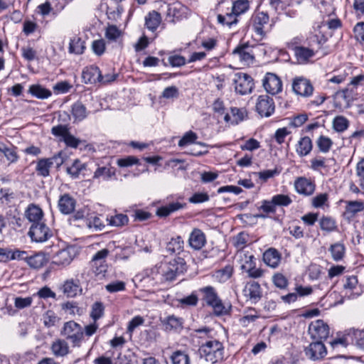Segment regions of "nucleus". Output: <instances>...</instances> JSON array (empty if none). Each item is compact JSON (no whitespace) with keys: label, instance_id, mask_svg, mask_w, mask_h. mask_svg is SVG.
<instances>
[{"label":"nucleus","instance_id":"obj_1","mask_svg":"<svg viewBox=\"0 0 364 364\" xmlns=\"http://www.w3.org/2000/svg\"><path fill=\"white\" fill-rule=\"evenodd\" d=\"M198 353L201 358L213 364L223 360V346L217 340H210L200 346Z\"/></svg>","mask_w":364,"mask_h":364},{"label":"nucleus","instance_id":"obj_2","mask_svg":"<svg viewBox=\"0 0 364 364\" xmlns=\"http://www.w3.org/2000/svg\"><path fill=\"white\" fill-rule=\"evenodd\" d=\"M198 291L203 295L202 299L208 306L213 308L215 315L222 316L228 314V309L224 306L213 287L207 286L199 289Z\"/></svg>","mask_w":364,"mask_h":364},{"label":"nucleus","instance_id":"obj_3","mask_svg":"<svg viewBox=\"0 0 364 364\" xmlns=\"http://www.w3.org/2000/svg\"><path fill=\"white\" fill-rule=\"evenodd\" d=\"M161 274L164 282L175 279L178 276L186 271V265L184 259L177 257L168 263L161 264Z\"/></svg>","mask_w":364,"mask_h":364},{"label":"nucleus","instance_id":"obj_4","mask_svg":"<svg viewBox=\"0 0 364 364\" xmlns=\"http://www.w3.org/2000/svg\"><path fill=\"white\" fill-rule=\"evenodd\" d=\"M60 334L69 340L73 346H80L83 339L84 333L82 327L74 321H69L64 323Z\"/></svg>","mask_w":364,"mask_h":364},{"label":"nucleus","instance_id":"obj_5","mask_svg":"<svg viewBox=\"0 0 364 364\" xmlns=\"http://www.w3.org/2000/svg\"><path fill=\"white\" fill-rule=\"evenodd\" d=\"M233 82L235 92L242 95L250 93L254 87L252 77L246 73H235Z\"/></svg>","mask_w":364,"mask_h":364},{"label":"nucleus","instance_id":"obj_6","mask_svg":"<svg viewBox=\"0 0 364 364\" xmlns=\"http://www.w3.org/2000/svg\"><path fill=\"white\" fill-rule=\"evenodd\" d=\"M253 47L249 43L239 44L233 50L232 55L235 58L237 59L242 65H250L253 63L255 60Z\"/></svg>","mask_w":364,"mask_h":364},{"label":"nucleus","instance_id":"obj_7","mask_svg":"<svg viewBox=\"0 0 364 364\" xmlns=\"http://www.w3.org/2000/svg\"><path fill=\"white\" fill-rule=\"evenodd\" d=\"M252 26L255 33L259 36L261 38H264L269 31L267 28L269 22V16L267 13L258 12L252 16Z\"/></svg>","mask_w":364,"mask_h":364},{"label":"nucleus","instance_id":"obj_8","mask_svg":"<svg viewBox=\"0 0 364 364\" xmlns=\"http://www.w3.org/2000/svg\"><path fill=\"white\" fill-rule=\"evenodd\" d=\"M28 234L31 240L37 242H45L52 236L50 228L43 221L36 224H32Z\"/></svg>","mask_w":364,"mask_h":364},{"label":"nucleus","instance_id":"obj_9","mask_svg":"<svg viewBox=\"0 0 364 364\" xmlns=\"http://www.w3.org/2000/svg\"><path fill=\"white\" fill-rule=\"evenodd\" d=\"M309 333L314 340H325L329 336V327L323 321L318 319L311 323L309 326Z\"/></svg>","mask_w":364,"mask_h":364},{"label":"nucleus","instance_id":"obj_10","mask_svg":"<svg viewBox=\"0 0 364 364\" xmlns=\"http://www.w3.org/2000/svg\"><path fill=\"white\" fill-rule=\"evenodd\" d=\"M275 109L274 102L267 95H259L256 103V110L262 117H269Z\"/></svg>","mask_w":364,"mask_h":364},{"label":"nucleus","instance_id":"obj_11","mask_svg":"<svg viewBox=\"0 0 364 364\" xmlns=\"http://www.w3.org/2000/svg\"><path fill=\"white\" fill-rule=\"evenodd\" d=\"M262 85L266 92L272 95L282 91V82L274 73H267L262 80Z\"/></svg>","mask_w":364,"mask_h":364},{"label":"nucleus","instance_id":"obj_12","mask_svg":"<svg viewBox=\"0 0 364 364\" xmlns=\"http://www.w3.org/2000/svg\"><path fill=\"white\" fill-rule=\"evenodd\" d=\"M141 281L153 287L164 283V279H163L161 274V264L156 265L151 269H145L142 273Z\"/></svg>","mask_w":364,"mask_h":364},{"label":"nucleus","instance_id":"obj_13","mask_svg":"<svg viewBox=\"0 0 364 364\" xmlns=\"http://www.w3.org/2000/svg\"><path fill=\"white\" fill-rule=\"evenodd\" d=\"M292 89L296 95L302 97H309L314 91V87L310 80L304 77H297L294 79Z\"/></svg>","mask_w":364,"mask_h":364},{"label":"nucleus","instance_id":"obj_14","mask_svg":"<svg viewBox=\"0 0 364 364\" xmlns=\"http://www.w3.org/2000/svg\"><path fill=\"white\" fill-rule=\"evenodd\" d=\"M305 353L310 359L316 360L323 358L327 354V350L321 341H316L305 348Z\"/></svg>","mask_w":364,"mask_h":364},{"label":"nucleus","instance_id":"obj_15","mask_svg":"<svg viewBox=\"0 0 364 364\" xmlns=\"http://www.w3.org/2000/svg\"><path fill=\"white\" fill-rule=\"evenodd\" d=\"M101 77V71L96 65L87 66L82 70V80L85 84H96Z\"/></svg>","mask_w":364,"mask_h":364},{"label":"nucleus","instance_id":"obj_16","mask_svg":"<svg viewBox=\"0 0 364 364\" xmlns=\"http://www.w3.org/2000/svg\"><path fill=\"white\" fill-rule=\"evenodd\" d=\"M247 111L245 108L231 107L230 112H227L223 119L231 125H237L247 117Z\"/></svg>","mask_w":364,"mask_h":364},{"label":"nucleus","instance_id":"obj_17","mask_svg":"<svg viewBox=\"0 0 364 364\" xmlns=\"http://www.w3.org/2000/svg\"><path fill=\"white\" fill-rule=\"evenodd\" d=\"M243 293L245 296L250 300L253 304H256L262 298V289L260 285L254 281L246 284L243 289Z\"/></svg>","mask_w":364,"mask_h":364},{"label":"nucleus","instance_id":"obj_18","mask_svg":"<svg viewBox=\"0 0 364 364\" xmlns=\"http://www.w3.org/2000/svg\"><path fill=\"white\" fill-rule=\"evenodd\" d=\"M206 243V237L203 231L194 228L191 232L188 238L189 245L196 250L202 249Z\"/></svg>","mask_w":364,"mask_h":364},{"label":"nucleus","instance_id":"obj_19","mask_svg":"<svg viewBox=\"0 0 364 364\" xmlns=\"http://www.w3.org/2000/svg\"><path fill=\"white\" fill-rule=\"evenodd\" d=\"M73 257L68 249H63L56 252L52 257V264L60 268H63L69 265L73 261Z\"/></svg>","mask_w":364,"mask_h":364},{"label":"nucleus","instance_id":"obj_20","mask_svg":"<svg viewBox=\"0 0 364 364\" xmlns=\"http://www.w3.org/2000/svg\"><path fill=\"white\" fill-rule=\"evenodd\" d=\"M343 217L347 220H351L355 215L364 210V203L360 200H346Z\"/></svg>","mask_w":364,"mask_h":364},{"label":"nucleus","instance_id":"obj_21","mask_svg":"<svg viewBox=\"0 0 364 364\" xmlns=\"http://www.w3.org/2000/svg\"><path fill=\"white\" fill-rule=\"evenodd\" d=\"M292 50L297 61L300 64L306 63L315 55V50L313 48L296 46L292 48Z\"/></svg>","mask_w":364,"mask_h":364},{"label":"nucleus","instance_id":"obj_22","mask_svg":"<svg viewBox=\"0 0 364 364\" xmlns=\"http://www.w3.org/2000/svg\"><path fill=\"white\" fill-rule=\"evenodd\" d=\"M186 205V203L179 200L171 202L159 207L156 210V215L159 217H167L173 213L184 209Z\"/></svg>","mask_w":364,"mask_h":364},{"label":"nucleus","instance_id":"obj_23","mask_svg":"<svg viewBox=\"0 0 364 364\" xmlns=\"http://www.w3.org/2000/svg\"><path fill=\"white\" fill-rule=\"evenodd\" d=\"M245 263L242 264L241 268L248 273V276L252 278H259L263 275V270L255 267L253 255H245Z\"/></svg>","mask_w":364,"mask_h":364},{"label":"nucleus","instance_id":"obj_24","mask_svg":"<svg viewBox=\"0 0 364 364\" xmlns=\"http://www.w3.org/2000/svg\"><path fill=\"white\" fill-rule=\"evenodd\" d=\"M310 168L319 172L321 175H328L331 171L330 160L326 159L321 156H318L312 159L311 161Z\"/></svg>","mask_w":364,"mask_h":364},{"label":"nucleus","instance_id":"obj_25","mask_svg":"<svg viewBox=\"0 0 364 364\" xmlns=\"http://www.w3.org/2000/svg\"><path fill=\"white\" fill-rule=\"evenodd\" d=\"M116 169L110 165L98 167L94 173L93 178L99 181H111L115 176Z\"/></svg>","mask_w":364,"mask_h":364},{"label":"nucleus","instance_id":"obj_26","mask_svg":"<svg viewBox=\"0 0 364 364\" xmlns=\"http://www.w3.org/2000/svg\"><path fill=\"white\" fill-rule=\"evenodd\" d=\"M264 262L272 268L278 267L281 261V254L274 248H269L263 254Z\"/></svg>","mask_w":364,"mask_h":364},{"label":"nucleus","instance_id":"obj_27","mask_svg":"<svg viewBox=\"0 0 364 364\" xmlns=\"http://www.w3.org/2000/svg\"><path fill=\"white\" fill-rule=\"evenodd\" d=\"M25 215L32 224H36L43 221V210L38 206L33 204L28 205L26 210Z\"/></svg>","mask_w":364,"mask_h":364},{"label":"nucleus","instance_id":"obj_28","mask_svg":"<svg viewBox=\"0 0 364 364\" xmlns=\"http://www.w3.org/2000/svg\"><path fill=\"white\" fill-rule=\"evenodd\" d=\"M75 207V200L68 194L61 196L58 200V208L63 214L68 215L73 213Z\"/></svg>","mask_w":364,"mask_h":364},{"label":"nucleus","instance_id":"obj_29","mask_svg":"<svg viewBox=\"0 0 364 364\" xmlns=\"http://www.w3.org/2000/svg\"><path fill=\"white\" fill-rule=\"evenodd\" d=\"M71 113L75 122H82L87 117L90 111L87 110L81 102L77 101L71 107Z\"/></svg>","mask_w":364,"mask_h":364},{"label":"nucleus","instance_id":"obj_30","mask_svg":"<svg viewBox=\"0 0 364 364\" xmlns=\"http://www.w3.org/2000/svg\"><path fill=\"white\" fill-rule=\"evenodd\" d=\"M313 148L311 139L309 136L301 137L296 145V151L299 156H306Z\"/></svg>","mask_w":364,"mask_h":364},{"label":"nucleus","instance_id":"obj_31","mask_svg":"<svg viewBox=\"0 0 364 364\" xmlns=\"http://www.w3.org/2000/svg\"><path fill=\"white\" fill-rule=\"evenodd\" d=\"M50 349L56 357H63L69 353V346L67 341L63 339H57L53 341Z\"/></svg>","mask_w":364,"mask_h":364},{"label":"nucleus","instance_id":"obj_32","mask_svg":"<svg viewBox=\"0 0 364 364\" xmlns=\"http://www.w3.org/2000/svg\"><path fill=\"white\" fill-rule=\"evenodd\" d=\"M48 261L46 255L43 252L36 253L33 255L28 256L26 262L33 269H39L43 267Z\"/></svg>","mask_w":364,"mask_h":364},{"label":"nucleus","instance_id":"obj_33","mask_svg":"<svg viewBox=\"0 0 364 364\" xmlns=\"http://www.w3.org/2000/svg\"><path fill=\"white\" fill-rule=\"evenodd\" d=\"M85 42L80 37L75 36L70 38L68 51L70 53L81 55L85 52Z\"/></svg>","mask_w":364,"mask_h":364},{"label":"nucleus","instance_id":"obj_34","mask_svg":"<svg viewBox=\"0 0 364 364\" xmlns=\"http://www.w3.org/2000/svg\"><path fill=\"white\" fill-rule=\"evenodd\" d=\"M346 335L351 339L353 343H355L357 346L364 350V330L352 328L348 330Z\"/></svg>","mask_w":364,"mask_h":364},{"label":"nucleus","instance_id":"obj_35","mask_svg":"<svg viewBox=\"0 0 364 364\" xmlns=\"http://www.w3.org/2000/svg\"><path fill=\"white\" fill-rule=\"evenodd\" d=\"M28 92L38 99H48L52 95L50 90L43 87L40 85H32L29 87Z\"/></svg>","mask_w":364,"mask_h":364},{"label":"nucleus","instance_id":"obj_36","mask_svg":"<svg viewBox=\"0 0 364 364\" xmlns=\"http://www.w3.org/2000/svg\"><path fill=\"white\" fill-rule=\"evenodd\" d=\"M183 240L180 236L173 237L166 245V250L170 254H179L183 249Z\"/></svg>","mask_w":364,"mask_h":364},{"label":"nucleus","instance_id":"obj_37","mask_svg":"<svg viewBox=\"0 0 364 364\" xmlns=\"http://www.w3.org/2000/svg\"><path fill=\"white\" fill-rule=\"evenodd\" d=\"M161 15L157 11L150 12L145 18V25L150 31H154L161 23Z\"/></svg>","mask_w":364,"mask_h":364},{"label":"nucleus","instance_id":"obj_38","mask_svg":"<svg viewBox=\"0 0 364 364\" xmlns=\"http://www.w3.org/2000/svg\"><path fill=\"white\" fill-rule=\"evenodd\" d=\"M198 135L193 131H188L184 134L181 139L178 141V145L180 147H184L192 144H197L200 146H205L203 142H196Z\"/></svg>","mask_w":364,"mask_h":364},{"label":"nucleus","instance_id":"obj_39","mask_svg":"<svg viewBox=\"0 0 364 364\" xmlns=\"http://www.w3.org/2000/svg\"><path fill=\"white\" fill-rule=\"evenodd\" d=\"M329 251L334 261L338 262L343 259L346 252L345 245L341 242H336L331 245Z\"/></svg>","mask_w":364,"mask_h":364},{"label":"nucleus","instance_id":"obj_40","mask_svg":"<svg viewBox=\"0 0 364 364\" xmlns=\"http://www.w3.org/2000/svg\"><path fill=\"white\" fill-rule=\"evenodd\" d=\"M170 359L172 364H190L191 363L188 354L181 350L173 352Z\"/></svg>","mask_w":364,"mask_h":364},{"label":"nucleus","instance_id":"obj_41","mask_svg":"<svg viewBox=\"0 0 364 364\" xmlns=\"http://www.w3.org/2000/svg\"><path fill=\"white\" fill-rule=\"evenodd\" d=\"M186 8L179 2H174L167 5L166 14L169 17L179 19L182 16L183 10Z\"/></svg>","mask_w":364,"mask_h":364},{"label":"nucleus","instance_id":"obj_42","mask_svg":"<svg viewBox=\"0 0 364 364\" xmlns=\"http://www.w3.org/2000/svg\"><path fill=\"white\" fill-rule=\"evenodd\" d=\"M233 268L230 265H227L224 268L219 269L213 274V277L219 282L223 283L228 281L232 275Z\"/></svg>","mask_w":364,"mask_h":364},{"label":"nucleus","instance_id":"obj_43","mask_svg":"<svg viewBox=\"0 0 364 364\" xmlns=\"http://www.w3.org/2000/svg\"><path fill=\"white\" fill-rule=\"evenodd\" d=\"M164 325L166 331L177 330L182 328L183 320L174 315H171L164 320Z\"/></svg>","mask_w":364,"mask_h":364},{"label":"nucleus","instance_id":"obj_44","mask_svg":"<svg viewBox=\"0 0 364 364\" xmlns=\"http://www.w3.org/2000/svg\"><path fill=\"white\" fill-rule=\"evenodd\" d=\"M237 16H238L231 10L230 12H227L225 15L218 14L217 18L219 23L230 27L237 23Z\"/></svg>","mask_w":364,"mask_h":364},{"label":"nucleus","instance_id":"obj_45","mask_svg":"<svg viewBox=\"0 0 364 364\" xmlns=\"http://www.w3.org/2000/svg\"><path fill=\"white\" fill-rule=\"evenodd\" d=\"M79 289L78 282H75L73 279L67 280L65 282L63 290V293L69 297H73L77 295Z\"/></svg>","mask_w":364,"mask_h":364},{"label":"nucleus","instance_id":"obj_46","mask_svg":"<svg viewBox=\"0 0 364 364\" xmlns=\"http://www.w3.org/2000/svg\"><path fill=\"white\" fill-rule=\"evenodd\" d=\"M85 169V164L80 160L75 159L73 164L67 168V172L73 178H77L80 173Z\"/></svg>","mask_w":364,"mask_h":364},{"label":"nucleus","instance_id":"obj_47","mask_svg":"<svg viewBox=\"0 0 364 364\" xmlns=\"http://www.w3.org/2000/svg\"><path fill=\"white\" fill-rule=\"evenodd\" d=\"M307 40L309 47L313 48L315 50V47L319 48L323 45L326 42L327 38L323 34H311Z\"/></svg>","mask_w":364,"mask_h":364},{"label":"nucleus","instance_id":"obj_48","mask_svg":"<svg viewBox=\"0 0 364 364\" xmlns=\"http://www.w3.org/2000/svg\"><path fill=\"white\" fill-rule=\"evenodd\" d=\"M231 9L236 15L240 16L249 10L250 1L248 0H237L232 3Z\"/></svg>","mask_w":364,"mask_h":364},{"label":"nucleus","instance_id":"obj_49","mask_svg":"<svg viewBox=\"0 0 364 364\" xmlns=\"http://www.w3.org/2000/svg\"><path fill=\"white\" fill-rule=\"evenodd\" d=\"M319 225L323 231L328 232H333L337 228L336 221L333 218L327 216H323L320 219Z\"/></svg>","mask_w":364,"mask_h":364},{"label":"nucleus","instance_id":"obj_50","mask_svg":"<svg viewBox=\"0 0 364 364\" xmlns=\"http://www.w3.org/2000/svg\"><path fill=\"white\" fill-rule=\"evenodd\" d=\"M105 306L101 301L95 302L91 308L90 317L93 321H97L104 315Z\"/></svg>","mask_w":364,"mask_h":364},{"label":"nucleus","instance_id":"obj_51","mask_svg":"<svg viewBox=\"0 0 364 364\" xmlns=\"http://www.w3.org/2000/svg\"><path fill=\"white\" fill-rule=\"evenodd\" d=\"M51 166L48 159H41L37 162L36 170L38 175L46 177L49 175Z\"/></svg>","mask_w":364,"mask_h":364},{"label":"nucleus","instance_id":"obj_52","mask_svg":"<svg viewBox=\"0 0 364 364\" xmlns=\"http://www.w3.org/2000/svg\"><path fill=\"white\" fill-rule=\"evenodd\" d=\"M332 140L330 138L323 135L320 136L316 141V145L320 151L322 153L328 152L332 146Z\"/></svg>","mask_w":364,"mask_h":364},{"label":"nucleus","instance_id":"obj_53","mask_svg":"<svg viewBox=\"0 0 364 364\" xmlns=\"http://www.w3.org/2000/svg\"><path fill=\"white\" fill-rule=\"evenodd\" d=\"M296 191L304 196H310L315 191V183H294Z\"/></svg>","mask_w":364,"mask_h":364},{"label":"nucleus","instance_id":"obj_54","mask_svg":"<svg viewBox=\"0 0 364 364\" xmlns=\"http://www.w3.org/2000/svg\"><path fill=\"white\" fill-rule=\"evenodd\" d=\"M269 4L276 11H284L287 7L293 6L294 0H270Z\"/></svg>","mask_w":364,"mask_h":364},{"label":"nucleus","instance_id":"obj_55","mask_svg":"<svg viewBox=\"0 0 364 364\" xmlns=\"http://www.w3.org/2000/svg\"><path fill=\"white\" fill-rule=\"evenodd\" d=\"M93 274L99 279L104 278L107 272V264L106 262H96L91 264Z\"/></svg>","mask_w":364,"mask_h":364},{"label":"nucleus","instance_id":"obj_56","mask_svg":"<svg viewBox=\"0 0 364 364\" xmlns=\"http://www.w3.org/2000/svg\"><path fill=\"white\" fill-rule=\"evenodd\" d=\"M107 220L110 225L119 227L124 225L128 223V217L124 214H117L107 218Z\"/></svg>","mask_w":364,"mask_h":364},{"label":"nucleus","instance_id":"obj_57","mask_svg":"<svg viewBox=\"0 0 364 364\" xmlns=\"http://www.w3.org/2000/svg\"><path fill=\"white\" fill-rule=\"evenodd\" d=\"M43 320L44 326L50 328L55 325L59 318L53 311L48 310L43 314Z\"/></svg>","mask_w":364,"mask_h":364},{"label":"nucleus","instance_id":"obj_58","mask_svg":"<svg viewBox=\"0 0 364 364\" xmlns=\"http://www.w3.org/2000/svg\"><path fill=\"white\" fill-rule=\"evenodd\" d=\"M333 129L338 132H342L347 129L348 127V121L343 116L335 117L333 122Z\"/></svg>","mask_w":364,"mask_h":364},{"label":"nucleus","instance_id":"obj_59","mask_svg":"<svg viewBox=\"0 0 364 364\" xmlns=\"http://www.w3.org/2000/svg\"><path fill=\"white\" fill-rule=\"evenodd\" d=\"M272 203L277 206H288L292 202L291 199L287 195L277 194L272 198Z\"/></svg>","mask_w":364,"mask_h":364},{"label":"nucleus","instance_id":"obj_60","mask_svg":"<svg viewBox=\"0 0 364 364\" xmlns=\"http://www.w3.org/2000/svg\"><path fill=\"white\" fill-rule=\"evenodd\" d=\"M358 280L356 276L349 275L344 277L343 288L345 290L353 291L357 289Z\"/></svg>","mask_w":364,"mask_h":364},{"label":"nucleus","instance_id":"obj_61","mask_svg":"<svg viewBox=\"0 0 364 364\" xmlns=\"http://www.w3.org/2000/svg\"><path fill=\"white\" fill-rule=\"evenodd\" d=\"M210 197L208 193L196 192L188 198V201L193 204H198L208 201Z\"/></svg>","mask_w":364,"mask_h":364},{"label":"nucleus","instance_id":"obj_62","mask_svg":"<svg viewBox=\"0 0 364 364\" xmlns=\"http://www.w3.org/2000/svg\"><path fill=\"white\" fill-rule=\"evenodd\" d=\"M122 35V31L115 25H110L106 29L105 37L109 41H116Z\"/></svg>","mask_w":364,"mask_h":364},{"label":"nucleus","instance_id":"obj_63","mask_svg":"<svg viewBox=\"0 0 364 364\" xmlns=\"http://www.w3.org/2000/svg\"><path fill=\"white\" fill-rule=\"evenodd\" d=\"M50 165H55L57 168L60 167L66 160L67 154L65 152L61 151L53 157L47 158Z\"/></svg>","mask_w":364,"mask_h":364},{"label":"nucleus","instance_id":"obj_64","mask_svg":"<svg viewBox=\"0 0 364 364\" xmlns=\"http://www.w3.org/2000/svg\"><path fill=\"white\" fill-rule=\"evenodd\" d=\"M126 284L122 281H115L105 286V289L109 293H116L125 290Z\"/></svg>","mask_w":364,"mask_h":364}]
</instances>
